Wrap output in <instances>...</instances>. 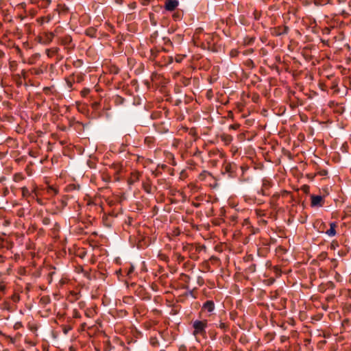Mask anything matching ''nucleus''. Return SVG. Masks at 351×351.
I'll list each match as a JSON object with an SVG mask.
<instances>
[{
	"mask_svg": "<svg viewBox=\"0 0 351 351\" xmlns=\"http://www.w3.org/2000/svg\"><path fill=\"white\" fill-rule=\"evenodd\" d=\"M289 28L287 25H281L278 26L274 28L272 30V35L275 36H280L282 35H285L289 33Z\"/></svg>",
	"mask_w": 351,
	"mask_h": 351,
	"instance_id": "obj_4",
	"label": "nucleus"
},
{
	"mask_svg": "<svg viewBox=\"0 0 351 351\" xmlns=\"http://www.w3.org/2000/svg\"><path fill=\"white\" fill-rule=\"evenodd\" d=\"M182 276L184 278V279H183V280L186 283V284H189V282H190V279H191V277L187 275V274H182Z\"/></svg>",
	"mask_w": 351,
	"mask_h": 351,
	"instance_id": "obj_47",
	"label": "nucleus"
},
{
	"mask_svg": "<svg viewBox=\"0 0 351 351\" xmlns=\"http://www.w3.org/2000/svg\"><path fill=\"white\" fill-rule=\"evenodd\" d=\"M184 288V289H189V286H188V285H186V286H185Z\"/></svg>",
	"mask_w": 351,
	"mask_h": 351,
	"instance_id": "obj_59",
	"label": "nucleus"
},
{
	"mask_svg": "<svg viewBox=\"0 0 351 351\" xmlns=\"http://www.w3.org/2000/svg\"><path fill=\"white\" fill-rule=\"evenodd\" d=\"M222 341L226 344H230L231 343L232 339H231V337L229 335H224L222 337Z\"/></svg>",
	"mask_w": 351,
	"mask_h": 351,
	"instance_id": "obj_31",
	"label": "nucleus"
},
{
	"mask_svg": "<svg viewBox=\"0 0 351 351\" xmlns=\"http://www.w3.org/2000/svg\"><path fill=\"white\" fill-rule=\"evenodd\" d=\"M135 7H136V3H135V2H134V3H132L131 4V8H134Z\"/></svg>",
	"mask_w": 351,
	"mask_h": 351,
	"instance_id": "obj_56",
	"label": "nucleus"
},
{
	"mask_svg": "<svg viewBox=\"0 0 351 351\" xmlns=\"http://www.w3.org/2000/svg\"><path fill=\"white\" fill-rule=\"evenodd\" d=\"M53 38L54 34L53 32H46L45 34V42L47 44L50 43L53 40Z\"/></svg>",
	"mask_w": 351,
	"mask_h": 351,
	"instance_id": "obj_23",
	"label": "nucleus"
},
{
	"mask_svg": "<svg viewBox=\"0 0 351 351\" xmlns=\"http://www.w3.org/2000/svg\"><path fill=\"white\" fill-rule=\"evenodd\" d=\"M145 143L148 146H152L154 142V138L152 136H147L145 138Z\"/></svg>",
	"mask_w": 351,
	"mask_h": 351,
	"instance_id": "obj_29",
	"label": "nucleus"
},
{
	"mask_svg": "<svg viewBox=\"0 0 351 351\" xmlns=\"http://www.w3.org/2000/svg\"><path fill=\"white\" fill-rule=\"evenodd\" d=\"M38 21L40 22V23H42V24L44 23H49L50 21V17L49 16L41 17L38 19Z\"/></svg>",
	"mask_w": 351,
	"mask_h": 351,
	"instance_id": "obj_38",
	"label": "nucleus"
},
{
	"mask_svg": "<svg viewBox=\"0 0 351 351\" xmlns=\"http://www.w3.org/2000/svg\"><path fill=\"white\" fill-rule=\"evenodd\" d=\"M75 82L81 83L84 80V76L82 73L75 75Z\"/></svg>",
	"mask_w": 351,
	"mask_h": 351,
	"instance_id": "obj_34",
	"label": "nucleus"
},
{
	"mask_svg": "<svg viewBox=\"0 0 351 351\" xmlns=\"http://www.w3.org/2000/svg\"><path fill=\"white\" fill-rule=\"evenodd\" d=\"M73 316L75 318L80 317V313L78 311H74Z\"/></svg>",
	"mask_w": 351,
	"mask_h": 351,
	"instance_id": "obj_51",
	"label": "nucleus"
},
{
	"mask_svg": "<svg viewBox=\"0 0 351 351\" xmlns=\"http://www.w3.org/2000/svg\"><path fill=\"white\" fill-rule=\"evenodd\" d=\"M134 271V267L133 265H131L126 271V276L128 277V278H131V275L133 274Z\"/></svg>",
	"mask_w": 351,
	"mask_h": 351,
	"instance_id": "obj_32",
	"label": "nucleus"
},
{
	"mask_svg": "<svg viewBox=\"0 0 351 351\" xmlns=\"http://www.w3.org/2000/svg\"><path fill=\"white\" fill-rule=\"evenodd\" d=\"M143 189L148 194L152 193V184L149 178H147L146 180L142 183Z\"/></svg>",
	"mask_w": 351,
	"mask_h": 351,
	"instance_id": "obj_9",
	"label": "nucleus"
},
{
	"mask_svg": "<svg viewBox=\"0 0 351 351\" xmlns=\"http://www.w3.org/2000/svg\"><path fill=\"white\" fill-rule=\"evenodd\" d=\"M279 193L280 194L281 197H285L289 195L290 194V192L286 190H282Z\"/></svg>",
	"mask_w": 351,
	"mask_h": 351,
	"instance_id": "obj_45",
	"label": "nucleus"
},
{
	"mask_svg": "<svg viewBox=\"0 0 351 351\" xmlns=\"http://www.w3.org/2000/svg\"><path fill=\"white\" fill-rule=\"evenodd\" d=\"M69 187L75 188L74 185H69Z\"/></svg>",
	"mask_w": 351,
	"mask_h": 351,
	"instance_id": "obj_61",
	"label": "nucleus"
},
{
	"mask_svg": "<svg viewBox=\"0 0 351 351\" xmlns=\"http://www.w3.org/2000/svg\"><path fill=\"white\" fill-rule=\"evenodd\" d=\"M141 173L139 171H134L130 173V177L128 179V184L129 185H133L134 183L140 180Z\"/></svg>",
	"mask_w": 351,
	"mask_h": 351,
	"instance_id": "obj_6",
	"label": "nucleus"
},
{
	"mask_svg": "<svg viewBox=\"0 0 351 351\" xmlns=\"http://www.w3.org/2000/svg\"><path fill=\"white\" fill-rule=\"evenodd\" d=\"M43 73V71H42V70H37V71L35 72V73H36V75H38V74H40V73Z\"/></svg>",
	"mask_w": 351,
	"mask_h": 351,
	"instance_id": "obj_55",
	"label": "nucleus"
},
{
	"mask_svg": "<svg viewBox=\"0 0 351 351\" xmlns=\"http://www.w3.org/2000/svg\"><path fill=\"white\" fill-rule=\"evenodd\" d=\"M47 192L49 195H55L58 194V190L57 189L54 188L53 186H50L47 188Z\"/></svg>",
	"mask_w": 351,
	"mask_h": 351,
	"instance_id": "obj_26",
	"label": "nucleus"
},
{
	"mask_svg": "<svg viewBox=\"0 0 351 351\" xmlns=\"http://www.w3.org/2000/svg\"><path fill=\"white\" fill-rule=\"evenodd\" d=\"M239 127V124H232L230 125V128L232 130H237Z\"/></svg>",
	"mask_w": 351,
	"mask_h": 351,
	"instance_id": "obj_50",
	"label": "nucleus"
},
{
	"mask_svg": "<svg viewBox=\"0 0 351 351\" xmlns=\"http://www.w3.org/2000/svg\"><path fill=\"white\" fill-rule=\"evenodd\" d=\"M183 251H189L190 252V258L196 259L194 253L192 252L194 250V246L191 244H186L182 247Z\"/></svg>",
	"mask_w": 351,
	"mask_h": 351,
	"instance_id": "obj_16",
	"label": "nucleus"
},
{
	"mask_svg": "<svg viewBox=\"0 0 351 351\" xmlns=\"http://www.w3.org/2000/svg\"><path fill=\"white\" fill-rule=\"evenodd\" d=\"M85 34L91 38H95L97 37V29L94 27H89L85 30Z\"/></svg>",
	"mask_w": 351,
	"mask_h": 351,
	"instance_id": "obj_14",
	"label": "nucleus"
},
{
	"mask_svg": "<svg viewBox=\"0 0 351 351\" xmlns=\"http://www.w3.org/2000/svg\"><path fill=\"white\" fill-rule=\"evenodd\" d=\"M149 342H150V344L154 347H158L160 345L159 341H158L157 337H152L149 339Z\"/></svg>",
	"mask_w": 351,
	"mask_h": 351,
	"instance_id": "obj_27",
	"label": "nucleus"
},
{
	"mask_svg": "<svg viewBox=\"0 0 351 351\" xmlns=\"http://www.w3.org/2000/svg\"><path fill=\"white\" fill-rule=\"evenodd\" d=\"M11 299L14 302H18L20 300V295L19 293H14L12 296Z\"/></svg>",
	"mask_w": 351,
	"mask_h": 351,
	"instance_id": "obj_36",
	"label": "nucleus"
},
{
	"mask_svg": "<svg viewBox=\"0 0 351 351\" xmlns=\"http://www.w3.org/2000/svg\"><path fill=\"white\" fill-rule=\"evenodd\" d=\"M197 282L199 286H202L204 284V280L202 276H198Z\"/></svg>",
	"mask_w": 351,
	"mask_h": 351,
	"instance_id": "obj_43",
	"label": "nucleus"
},
{
	"mask_svg": "<svg viewBox=\"0 0 351 351\" xmlns=\"http://www.w3.org/2000/svg\"><path fill=\"white\" fill-rule=\"evenodd\" d=\"M153 173L154 174L155 177H158L159 175L161 174V173L158 171H154Z\"/></svg>",
	"mask_w": 351,
	"mask_h": 351,
	"instance_id": "obj_54",
	"label": "nucleus"
},
{
	"mask_svg": "<svg viewBox=\"0 0 351 351\" xmlns=\"http://www.w3.org/2000/svg\"><path fill=\"white\" fill-rule=\"evenodd\" d=\"M339 246V243L337 242V241H332V243H330V248L331 249H333L335 250L336 247H337Z\"/></svg>",
	"mask_w": 351,
	"mask_h": 351,
	"instance_id": "obj_44",
	"label": "nucleus"
},
{
	"mask_svg": "<svg viewBox=\"0 0 351 351\" xmlns=\"http://www.w3.org/2000/svg\"><path fill=\"white\" fill-rule=\"evenodd\" d=\"M192 327L193 328V335L195 337L200 336L205 337L206 336V328L208 327V321L206 319H196L193 322Z\"/></svg>",
	"mask_w": 351,
	"mask_h": 351,
	"instance_id": "obj_1",
	"label": "nucleus"
},
{
	"mask_svg": "<svg viewBox=\"0 0 351 351\" xmlns=\"http://www.w3.org/2000/svg\"><path fill=\"white\" fill-rule=\"evenodd\" d=\"M51 3V0H41L40 6L43 8L48 7Z\"/></svg>",
	"mask_w": 351,
	"mask_h": 351,
	"instance_id": "obj_33",
	"label": "nucleus"
},
{
	"mask_svg": "<svg viewBox=\"0 0 351 351\" xmlns=\"http://www.w3.org/2000/svg\"><path fill=\"white\" fill-rule=\"evenodd\" d=\"M236 169L237 165L234 163L225 162L221 171L223 173H228L230 177H233Z\"/></svg>",
	"mask_w": 351,
	"mask_h": 351,
	"instance_id": "obj_3",
	"label": "nucleus"
},
{
	"mask_svg": "<svg viewBox=\"0 0 351 351\" xmlns=\"http://www.w3.org/2000/svg\"><path fill=\"white\" fill-rule=\"evenodd\" d=\"M217 186V183H215V184H214V186L215 187V186Z\"/></svg>",
	"mask_w": 351,
	"mask_h": 351,
	"instance_id": "obj_64",
	"label": "nucleus"
},
{
	"mask_svg": "<svg viewBox=\"0 0 351 351\" xmlns=\"http://www.w3.org/2000/svg\"><path fill=\"white\" fill-rule=\"evenodd\" d=\"M246 271H247V272L250 273V274L255 272L256 271V265L252 264L246 269Z\"/></svg>",
	"mask_w": 351,
	"mask_h": 351,
	"instance_id": "obj_35",
	"label": "nucleus"
},
{
	"mask_svg": "<svg viewBox=\"0 0 351 351\" xmlns=\"http://www.w3.org/2000/svg\"><path fill=\"white\" fill-rule=\"evenodd\" d=\"M273 186V182L268 178H263L262 180V186L258 191V193L263 196L269 195V190Z\"/></svg>",
	"mask_w": 351,
	"mask_h": 351,
	"instance_id": "obj_2",
	"label": "nucleus"
},
{
	"mask_svg": "<svg viewBox=\"0 0 351 351\" xmlns=\"http://www.w3.org/2000/svg\"><path fill=\"white\" fill-rule=\"evenodd\" d=\"M176 60L177 62H180L181 61V58H176Z\"/></svg>",
	"mask_w": 351,
	"mask_h": 351,
	"instance_id": "obj_57",
	"label": "nucleus"
},
{
	"mask_svg": "<svg viewBox=\"0 0 351 351\" xmlns=\"http://www.w3.org/2000/svg\"><path fill=\"white\" fill-rule=\"evenodd\" d=\"M198 178L201 181H205L208 178L214 179L212 173L207 171H203L201 173H199Z\"/></svg>",
	"mask_w": 351,
	"mask_h": 351,
	"instance_id": "obj_15",
	"label": "nucleus"
},
{
	"mask_svg": "<svg viewBox=\"0 0 351 351\" xmlns=\"http://www.w3.org/2000/svg\"><path fill=\"white\" fill-rule=\"evenodd\" d=\"M45 300V298H42L40 299V302H42V301Z\"/></svg>",
	"mask_w": 351,
	"mask_h": 351,
	"instance_id": "obj_60",
	"label": "nucleus"
},
{
	"mask_svg": "<svg viewBox=\"0 0 351 351\" xmlns=\"http://www.w3.org/2000/svg\"><path fill=\"white\" fill-rule=\"evenodd\" d=\"M59 51H60V49L58 47H52V48L46 49L45 53L48 57L51 58L53 56H55L56 54H57Z\"/></svg>",
	"mask_w": 351,
	"mask_h": 351,
	"instance_id": "obj_18",
	"label": "nucleus"
},
{
	"mask_svg": "<svg viewBox=\"0 0 351 351\" xmlns=\"http://www.w3.org/2000/svg\"><path fill=\"white\" fill-rule=\"evenodd\" d=\"M23 324L21 322H16L14 325V330H19L20 328H23Z\"/></svg>",
	"mask_w": 351,
	"mask_h": 351,
	"instance_id": "obj_40",
	"label": "nucleus"
},
{
	"mask_svg": "<svg viewBox=\"0 0 351 351\" xmlns=\"http://www.w3.org/2000/svg\"><path fill=\"white\" fill-rule=\"evenodd\" d=\"M0 308L2 311H7L9 312L12 311L11 304L8 301H4L3 302H2L0 305Z\"/></svg>",
	"mask_w": 351,
	"mask_h": 351,
	"instance_id": "obj_19",
	"label": "nucleus"
},
{
	"mask_svg": "<svg viewBox=\"0 0 351 351\" xmlns=\"http://www.w3.org/2000/svg\"><path fill=\"white\" fill-rule=\"evenodd\" d=\"M206 247L205 245H200V244H197L195 247H194V250L195 251V252H197V253H199L201 252L202 250H206Z\"/></svg>",
	"mask_w": 351,
	"mask_h": 351,
	"instance_id": "obj_28",
	"label": "nucleus"
},
{
	"mask_svg": "<svg viewBox=\"0 0 351 351\" xmlns=\"http://www.w3.org/2000/svg\"><path fill=\"white\" fill-rule=\"evenodd\" d=\"M165 167H166L165 165H162V168H165Z\"/></svg>",
	"mask_w": 351,
	"mask_h": 351,
	"instance_id": "obj_62",
	"label": "nucleus"
},
{
	"mask_svg": "<svg viewBox=\"0 0 351 351\" xmlns=\"http://www.w3.org/2000/svg\"><path fill=\"white\" fill-rule=\"evenodd\" d=\"M21 193H22V196L23 197L27 198V197L32 196V193H36V189H34L32 191H30L27 187L23 186L21 188Z\"/></svg>",
	"mask_w": 351,
	"mask_h": 351,
	"instance_id": "obj_17",
	"label": "nucleus"
},
{
	"mask_svg": "<svg viewBox=\"0 0 351 351\" xmlns=\"http://www.w3.org/2000/svg\"><path fill=\"white\" fill-rule=\"evenodd\" d=\"M125 99L119 95H116L114 98V102L116 105H121L124 103Z\"/></svg>",
	"mask_w": 351,
	"mask_h": 351,
	"instance_id": "obj_25",
	"label": "nucleus"
},
{
	"mask_svg": "<svg viewBox=\"0 0 351 351\" xmlns=\"http://www.w3.org/2000/svg\"><path fill=\"white\" fill-rule=\"evenodd\" d=\"M202 152L199 151L198 149L196 150V152L193 154L194 156H200Z\"/></svg>",
	"mask_w": 351,
	"mask_h": 351,
	"instance_id": "obj_53",
	"label": "nucleus"
},
{
	"mask_svg": "<svg viewBox=\"0 0 351 351\" xmlns=\"http://www.w3.org/2000/svg\"><path fill=\"white\" fill-rule=\"evenodd\" d=\"M176 60L177 62H180L181 61V58H176Z\"/></svg>",
	"mask_w": 351,
	"mask_h": 351,
	"instance_id": "obj_58",
	"label": "nucleus"
},
{
	"mask_svg": "<svg viewBox=\"0 0 351 351\" xmlns=\"http://www.w3.org/2000/svg\"><path fill=\"white\" fill-rule=\"evenodd\" d=\"M215 308V303L213 300H206L202 306V311L207 312L211 314Z\"/></svg>",
	"mask_w": 351,
	"mask_h": 351,
	"instance_id": "obj_5",
	"label": "nucleus"
},
{
	"mask_svg": "<svg viewBox=\"0 0 351 351\" xmlns=\"http://www.w3.org/2000/svg\"><path fill=\"white\" fill-rule=\"evenodd\" d=\"M55 274V271H50L49 274H48V276H47V280H48V282L49 283H51V281H52V276L53 275Z\"/></svg>",
	"mask_w": 351,
	"mask_h": 351,
	"instance_id": "obj_46",
	"label": "nucleus"
},
{
	"mask_svg": "<svg viewBox=\"0 0 351 351\" xmlns=\"http://www.w3.org/2000/svg\"><path fill=\"white\" fill-rule=\"evenodd\" d=\"M331 263H332V265H333V267L334 268H336L338 265V261L337 259L335 258H332L331 259Z\"/></svg>",
	"mask_w": 351,
	"mask_h": 351,
	"instance_id": "obj_48",
	"label": "nucleus"
},
{
	"mask_svg": "<svg viewBox=\"0 0 351 351\" xmlns=\"http://www.w3.org/2000/svg\"><path fill=\"white\" fill-rule=\"evenodd\" d=\"M159 335L162 338V339H165V336L167 335V332H165V331H162V332H159Z\"/></svg>",
	"mask_w": 351,
	"mask_h": 351,
	"instance_id": "obj_52",
	"label": "nucleus"
},
{
	"mask_svg": "<svg viewBox=\"0 0 351 351\" xmlns=\"http://www.w3.org/2000/svg\"><path fill=\"white\" fill-rule=\"evenodd\" d=\"M90 88H84L81 92H80V95L82 97H86L88 95V94L90 93Z\"/></svg>",
	"mask_w": 351,
	"mask_h": 351,
	"instance_id": "obj_30",
	"label": "nucleus"
},
{
	"mask_svg": "<svg viewBox=\"0 0 351 351\" xmlns=\"http://www.w3.org/2000/svg\"><path fill=\"white\" fill-rule=\"evenodd\" d=\"M311 206L312 207L323 206L324 202H323L322 196L313 195H311Z\"/></svg>",
	"mask_w": 351,
	"mask_h": 351,
	"instance_id": "obj_7",
	"label": "nucleus"
},
{
	"mask_svg": "<svg viewBox=\"0 0 351 351\" xmlns=\"http://www.w3.org/2000/svg\"><path fill=\"white\" fill-rule=\"evenodd\" d=\"M280 197V194L279 193H274L271 199H270V204L272 205V206H278V199Z\"/></svg>",
	"mask_w": 351,
	"mask_h": 351,
	"instance_id": "obj_20",
	"label": "nucleus"
},
{
	"mask_svg": "<svg viewBox=\"0 0 351 351\" xmlns=\"http://www.w3.org/2000/svg\"><path fill=\"white\" fill-rule=\"evenodd\" d=\"M164 256H165V257H163V259L167 258V256H165V255H164Z\"/></svg>",
	"mask_w": 351,
	"mask_h": 351,
	"instance_id": "obj_63",
	"label": "nucleus"
},
{
	"mask_svg": "<svg viewBox=\"0 0 351 351\" xmlns=\"http://www.w3.org/2000/svg\"><path fill=\"white\" fill-rule=\"evenodd\" d=\"M175 256L176 257V261L179 263H181L182 262H183L185 259L184 256H182L179 253H176L175 254Z\"/></svg>",
	"mask_w": 351,
	"mask_h": 351,
	"instance_id": "obj_37",
	"label": "nucleus"
},
{
	"mask_svg": "<svg viewBox=\"0 0 351 351\" xmlns=\"http://www.w3.org/2000/svg\"><path fill=\"white\" fill-rule=\"evenodd\" d=\"M42 221H43V223L44 225H45V226H48V225H49V224H50V223H51V219H50V218H49V217H44V218L43 219Z\"/></svg>",
	"mask_w": 351,
	"mask_h": 351,
	"instance_id": "obj_41",
	"label": "nucleus"
},
{
	"mask_svg": "<svg viewBox=\"0 0 351 351\" xmlns=\"http://www.w3.org/2000/svg\"><path fill=\"white\" fill-rule=\"evenodd\" d=\"M220 138L226 145L230 144L232 141V136L230 134H223Z\"/></svg>",
	"mask_w": 351,
	"mask_h": 351,
	"instance_id": "obj_21",
	"label": "nucleus"
},
{
	"mask_svg": "<svg viewBox=\"0 0 351 351\" xmlns=\"http://www.w3.org/2000/svg\"><path fill=\"white\" fill-rule=\"evenodd\" d=\"M160 51L156 49H152L150 50V56L149 60L154 61L156 58H157L158 55L159 54Z\"/></svg>",
	"mask_w": 351,
	"mask_h": 351,
	"instance_id": "obj_22",
	"label": "nucleus"
},
{
	"mask_svg": "<svg viewBox=\"0 0 351 351\" xmlns=\"http://www.w3.org/2000/svg\"><path fill=\"white\" fill-rule=\"evenodd\" d=\"M72 40L70 35H65L60 38V44L68 48L71 47Z\"/></svg>",
	"mask_w": 351,
	"mask_h": 351,
	"instance_id": "obj_10",
	"label": "nucleus"
},
{
	"mask_svg": "<svg viewBox=\"0 0 351 351\" xmlns=\"http://www.w3.org/2000/svg\"><path fill=\"white\" fill-rule=\"evenodd\" d=\"M72 329V328L70 326H62V331L64 334H67L69 331H70Z\"/></svg>",
	"mask_w": 351,
	"mask_h": 351,
	"instance_id": "obj_42",
	"label": "nucleus"
},
{
	"mask_svg": "<svg viewBox=\"0 0 351 351\" xmlns=\"http://www.w3.org/2000/svg\"><path fill=\"white\" fill-rule=\"evenodd\" d=\"M105 25L107 26V29L113 32L114 31V27L108 23H106Z\"/></svg>",
	"mask_w": 351,
	"mask_h": 351,
	"instance_id": "obj_49",
	"label": "nucleus"
},
{
	"mask_svg": "<svg viewBox=\"0 0 351 351\" xmlns=\"http://www.w3.org/2000/svg\"><path fill=\"white\" fill-rule=\"evenodd\" d=\"M215 325L223 332L228 331L230 328V323L228 322H223L222 319H221L219 323H215Z\"/></svg>",
	"mask_w": 351,
	"mask_h": 351,
	"instance_id": "obj_11",
	"label": "nucleus"
},
{
	"mask_svg": "<svg viewBox=\"0 0 351 351\" xmlns=\"http://www.w3.org/2000/svg\"><path fill=\"white\" fill-rule=\"evenodd\" d=\"M178 5V0H165V8L168 11L174 10Z\"/></svg>",
	"mask_w": 351,
	"mask_h": 351,
	"instance_id": "obj_8",
	"label": "nucleus"
},
{
	"mask_svg": "<svg viewBox=\"0 0 351 351\" xmlns=\"http://www.w3.org/2000/svg\"><path fill=\"white\" fill-rule=\"evenodd\" d=\"M65 82L69 91L73 90V84L75 82V75H71L68 77L65 78Z\"/></svg>",
	"mask_w": 351,
	"mask_h": 351,
	"instance_id": "obj_13",
	"label": "nucleus"
},
{
	"mask_svg": "<svg viewBox=\"0 0 351 351\" xmlns=\"http://www.w3.org/2000/svg\"><path fill=\"white\" fill-rule=\"evenodd\" d=\"M336 228H337V223L336 222H331L330 223V228L326 231V234L328 237H334L335 236L337 232H336Z\"/></svg>",
	"mask_w": 351,
	"mask_h": 351,
	"instance_id": "obj_12",
	"label": "nucleus"
},
{
	"mask_svg": "<svg viewBox=\"0 0 351 351\" xmlns=\"http://www.w3.org/2000/svg\"><path fill=\"white\" fill-rule=\"evenodd\" d=\"M254 41H255L254 37L246 36L243 39V45H250L253 44Z\"/></svg>",
	"mask_w": 351,
	"mask_h": 351,
	"instance_id": "obj_24",
	"label": "nucleus"
},
{
	"mask_svg": "<svg viewBox=\"0 0 351 351\" xmlns=\"http://www.w3.org/2000/svg\"><path fill=\"white\" fill-rule=\"evenodd\" d=\"M6 289V284L4 281L0 282V291L4 293Z\"/></svg>",
	"mask_w": 351,
	"mask_h": 351,
	"instance_id": "obj_39",
	"label": "nucleus"
}]
</instances>
